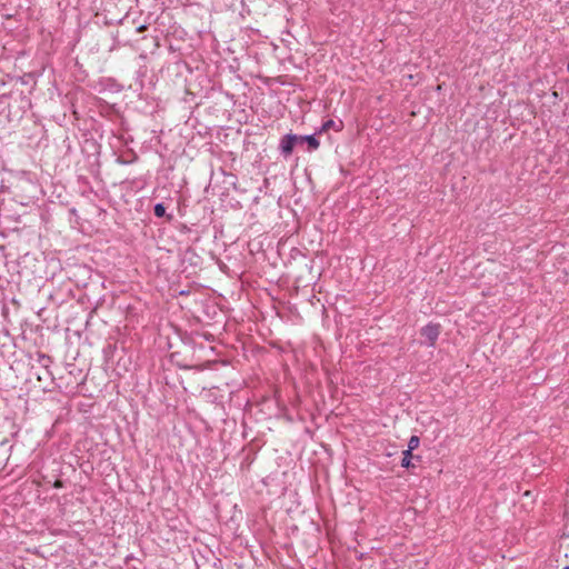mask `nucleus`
I'll list each match as a JSON object with an SVG mask.
<instances>
[{
	"instance_id": "nucleus-11",
	"label": "nucleus",
	"mask_w": 569,
	"mask_h": 569,
	"mask_svg": "<svg viewBox=\"0 0 569 569\" xmlns=\"http://www.w3.org/2000/svg\"><path fill=\"white\" fill-rule=\"evenodd\" d=\"M319 147V144H308V151L311 152L316 150Z\"/></svg>"
},
{
	"instance_id": "nucleus-4",
	"label": "nucleus",
	"mask_w": 569,
	"mask_h": 569,
	"mask_svg": "<svg viewBox=\"0 0 569 569\" xmlns=\"http://www.w3.org/2000/svg\"><path fill=\"white\" fill-rule=\"evenodd\" d=\"M402 453L401 467L409 468L411 466L412 452L410 450H405Z\"/></svg>"
},
{
	"instance_id": "nucleus-10",
	"label": "nucleus",
	"mask_w": 569,
	"mask_h": 569,
	"mask_svg": "<svg viewBox=\"0 0 569 569\" xmlns=\"http://www.w3.org/2000/svg\"><path fill=\"white\" fill-rule=\"evenodd\" d=\"M39 362L47 368L51 362V358L47 355H39Z\"/></svg>"
},
{
	"instance_id": "nucleus-1",
	"label": "nucleus",
	"mask_w": 569,
	"mask_h": 569,
	"mask_svg": "<svg viewBox=\"0 0 569 569\" xmlns=\"http://www.w3.org/2000/svg\"><path fill=\"white\" fill-rule=\"evenodd\" d=\"M440 335V325L438 323H428L421 329V336L426 338L428 346H435L438 337Z\"/></svg>"
},
{
	"instance_id": "nucleus-5",
	"label": "nucleus",
	"mask_w": 569,
	"mask_h": 569,
	"mask_svg": "<svg viewBox=\"0 0 569 569\" xmlns=\"http://www.w3.org/2000/svg\"><path fill=\"white\" fill-rule=\"evenodd\" d=\"M296 144H280V153L284 157V158H288L289 156H291L292 151H293V148H295Z\"/></svg>"
},
{
	"instance_id": "nucleus-12",
	"label": "nucleus",
	"mask_w": 569,
	"mask_h": 569,
	"mask_svg": "<svg viewBox=\"0 0 569 569\" xmlns=\"http://www.w3.org/2000/svg\"><path fill=\"white\" fill-rule=\"evenodd\" d=\"M551 96H552L553 100L559 99V93L557 91H552Z\"/></svg>"
},
{
	"instance_id": "nucleus-2",
	"label": "nucleus",
	"mask_w": 569,
	"mask_h": 569,
	"mask_svg": "<svg viewBox=\"0 0 569 569\" xmlns=\"http://www.w3.org/2000/svg\"><path fill=\"white\" fill-rule=\"evenodd\" d=\"M342 127H343V123L341 120L336 121V120L329 119L322 123L318 133L328 132L329 130H333V131L338 132L342 129Z\"/></svg>"
},
{
	"instance_id": "nucleus-15",
	"label": "nucleus",
	"mask_w": 569,
	"mask_h": 569,
	"mask_svg": "<svg viewBox=\"0 0 569 569\" xmlns=\"http://www.w3.org/2000/svg\"><path fill=\"white\" fill-rule=\"evenodd\" d=\"M567 70H568V72H569V60H568V63H567Z\"/></svg>"
},
{
	"instance_id": "nucleus-16",
	"label": "nucleus",
	"mask_w": 569,
	"mask_h": 569,
	"mask_svg": "<svg viewBox=\"0 0 569 569\" xmlns=\"http://www.w3.org/2000/svg\"><path fill=\"white\" fill-rule=\"evenodd\" d=\"M563 569H569V566L563 567Z\"/></svg>"
},
{
	"instance_id": "nucleus-7",
	"label": "nucleus",
	"mask_w": 569,
	"mask_h": 569,
	"mask_svg": "<svg viewBox=\"0 0 569 569\" xmlns=\"http://www.w3.org/2000/svg\"><path fill=\"white\" fill-rule=\"evenodd\" d=\"M419 443H420V439L418 436H411V438L409 439V442H408V449L407 450H410L411 452L417 449L419 447Z\"/></svg>"
},
{
	"instance_id": "nucleus-14",
	"label": "nucleus",
	"mask_w": 569,
	"mask_h": 569,
	"mask_svg": "<svg viewBox=\"0 0 569 569\" xmlns=\"http://www.w3.org/2000/svg\"><path fill=\"white\" fill-rule=\"evenodd\" d=\"M143 29H146V26H141L138 28V31H142Z\"/></svg>"
},
{
	"instance_id": "nucleus-6",
	"label": "nucleus",
	"mask_w": 569,
	"mask_h": 569,
	"mask_svg": "<svg viewBox=\"0 0 569 569\" xmlns=\"http://www.w3.org/2000/svg\"><path fill=\"white\" fill-rule=\"evenodd\" d=\"M154 216L158 218H162L166 216V207L163 203H157L153 208Z\"/></svg>"
},
{
	"instance_id": "nucleus-3",
	"label": "nucleus",
	"mask_w": 569,
	"mask_h": 569,
	"mask_svg": "<svg viewBox=\"0 0 569 569\" xmlns=\"http://www.w3.org/2000/svg\"><path fill=\"white\" fill-rule=\"evenodd\" d=\"M114 152L118 153L117 160L123 164L132 163L138 158L137 154L132 150H123V151H114Z\"/></svg>"
},
{
	"instance_id": "nucleus-9",
	"label": "nucleus",
	"mask_w": 569,
	"mask_h": 569,
	"mask_svg": "<svg viewBox=\"0 0 569 569\" xmlns=\"http://www.w3.org/2000/svg\"><path fill=\"white\" fill-rule=\"evenodd\" d=\"M317 133L318 132H315L311 134L299 136V142H318V140L316 139Z\"/></svg>"
},
{
	"instance_id": "nucleus-13",
	"label": "nucleus",
	"mask_w": 569,
	"mask_h": 569,
	"mask_svg": "<svg viewBox=\"0 0 569 569\" xmlns=\"http://www.w3.org/2000/svg\"><path fill=\"white\" fill-rule=\"evenodd\" d=\"M62 486L61 481L60 480H57L56 483H54V487L56 488H60Z\"/></svg>"
},
{
	"instance_id": "nucleus-8",
	"label": "nucleus",
	"mask_w": 569,
	"mask_h": 569,
	"mask_svg": "<svg viewBox=\"0 0 569 569\" xmlns=\"http://www.w3.org/2000/svg\"><path fill=\"white\" fill-rule=\"evenodd\" d=\"M280 142H299V136L293 133H287L280 139Z\"/></svg>"
}]
</instances>
